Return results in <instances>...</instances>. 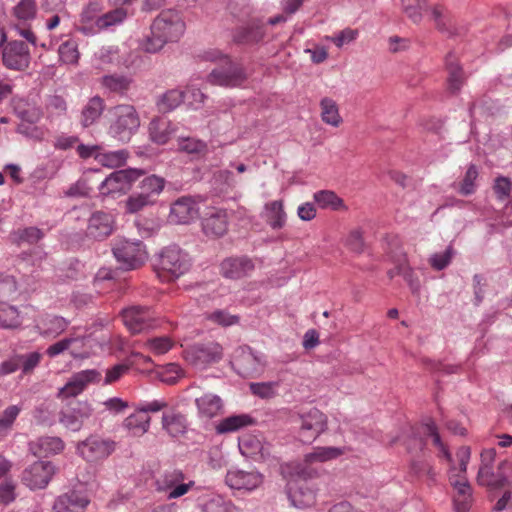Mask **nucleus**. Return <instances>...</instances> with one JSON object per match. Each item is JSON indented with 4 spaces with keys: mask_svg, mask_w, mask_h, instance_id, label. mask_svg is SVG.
<instances>
[{
    "mask_svg": "<svg viewBox=\"0 0 512 512\" xmlns=\"http://www.w3.org/2000/svg\"><path fill=\"white\" fill-rule=\"evenodd\" d=\"M192 265L191 257L177 245L162 249L158 267L160 275L167 280H175L187 273Z\"/></svg>",
    "mask_w": 512,
    "mask_h": 512,
    "instance_id": "3",
    "label": "nucleus"
},
{
    "mask_svg": "<svg viewBox=\"0 0 512 512\" xmlns=\"http://www.w3.org/2000/svg\"><path fill=\"white\" fill-rule=\"evenodd\" d=\"M253 261L246 257H230L222 261L221 273L228 279H241L249 276L254 270Z\"/></svg>",
    "mask_w": 512,
    "mask_h": 512,
    "instance_id": "19",
    "label": "nucleus"
},
{
    "mask_svg": "<svg viewBox=\"0 0 512 512\" xmlns=\"http://www.w3.org/2000/svg\"><path fill=\"white\" fill-rule=\"evenodd\" d=\"M321 108L323 121L328 125L338 126L341 121V117L336 103L332 99L324 98L321 100Z\"/></svg>",
    "mask_w": 512,
    "mask_h": 512,
    "instance_id": "44",
    "label": "nucleus"
},
{
    "mask_svg": "<svg viewBox=\"0 0 512 512\" xmlns=\"http://www.w3.org/2000/svg\"><path fill=\"white\" fill-rule=\"evenodd\" d=\"M151 34L146 37L143 48L148 53L160 51L165 44L177 42L183 35L185 23L178 12L162 11L151 24Z\"/></svg>",
    "mask_w": 512,
    "mask_h": 512,
    "instance_id": "1",
    "label": "nucleus"
},
{
    "mask_svg": "<svg viewBox=\"0 0 512 512\" xmlns=\"http://www.w3.org/2000/svg\"><path fill=\"white\" fill-rule=\"evenodd\" d=\"M130 79L120 75H105L102 77L104 87L112 92L124 93L130 86Z\"/></svg>",
    "mask_w": 512,
    "mask_h": 512,
    "instance_id": "47",
    "label": "nucleus"
},
{
    "mask_svg": "<svg viewBox=\"0 0 512 512\" xmlns=\"http://www.w3.org/2000/svg\"><path fill=\"white\" fill-rule=\"evenodd\" d=\"M202 230L206 236L222 237L228 230V217L225 210L212 209L202 219Z\"/></svg>",
    "mask_w": 512,
    "mask_h": 512,
    "instance_id": "17",
    "label": "nucleus"
},
{
    "mask_svg": "<svg viewBox=\"0 0 512 512\" xmlns=\"http://www.w3.org/2000/svg\"><path fill=\"white\" fill-rule=\"evenodd\" d=\"M178 149L197 157H202L208 152V146L206 142L191 137L179 139Z\"/></svg>",
    "mask_w": 512,
    "mask_h": 512,
    "instance_id": "39",
    "label": "nucleus"
},
{
    "mask_svg": "<svg viewBox=\"0 0 512 512\" xmlns=\"http://www.w3.org/2000/svg\"><path fill=\"white\" fill-rule=\"evenodd\" d=\"M186 475L180 469L166 470L155 479V489L167 493V499H177L187 494L195 485L190 480L185 482Z\"/></svg>",
    "mask_w": 512,
    "mask_h": 512,
    "instance_id": "6",
    "label": "nucleus"
},
{
    "mask_svg": "<svg viewBox=\"0 0 512 512\" xmlns=\"http://www.w3.org/2000/svg\"><path fill=\"white\" fill-rule=\"evenodd\" d=\"M478 177V169L474 164H471L464 176V179L461 183L460 194L464 196H468L474 193L475 191V181Z\"/></svg>",
    "mask_w": 512,
    "mask_h": 512,
    "instance_id": "52",
    "label": "nucleus"
},
{
    "mask_svg": "<svg viewBox=\"0 0 512 512\" xmlns=\"http://www.w3.org/2000/svg\"><path fill=\"white\" fill-rule=\"evenodd\" d=\"M20 411V407L11 405L0 414V441L9 434Z\"/></svg>",
    "mask_w": 512,
    "mask_h": 512,
    "instance_id": "40",
    "label": "nucleus"
},
{
    "mask_svg": "<svg viewBox=\"0 0 512 512\" xmlns=\"http://www.w3.org/2000/svg\"><path fill=\"white\" fill-rule=\"evenodd\" d=\"M450 483L456 490L454 497V506L457 512H467L472 503V488L469 482L463 477L462 480L450 477Z\"/></svg>",
    "mask_w": 512,
    "mask_h": 512,
    "instance_id": "22",
    "label": "nucleus"
},
{
    "mask_svg": "<svg viewBox=\"0 0 512 512\" xmlns=\"http://www.w3.org/2000/svg\"><path fill=\"white\" fill-rule=\"evenodd\" d=\"M315 202H317L322 208H331L338 210L343 206V201L333 191L321 190L313 196Z\"/></svg>",
    "mask_w": 512,
    "mask_h": 512,
    "instance_id": "45",
    "label": "nucleus"
},
{
    "mask_svg": "<svg viewBox=\"0 0 512 512\" xmlns=\"http://www.w3.org/2000/svg\"><path fill=\"white\" fill-rule=\"evenodd\" d=\"M55 473V467L50 461H36L22 472L21 480L31 490L45 488Z\"/></svg>",
    "mask_w": 512,
    "mask_h": 512,
    "instance_id": "10",
    "label": "nucleus"
},
{
    "mask_svg": "<svg viewBox=\"0 0 512 512\" xmlns=\"http://www.w3.org/2000/svg\"><path fill=\"white\" fill-rule=\"evenodd\" d=\"M239 373L245 377L252 376L261 370V360L250 350H242L241 354L234 361Z\"/></svg>",
    "mask_w": 512,
    "mask_h": 512,
    "instance_id": "29",
    "label": "nucleus"
},
{
    "mask_svg": "<svg viewBox=\"0 0 512 512\" xmlns=\"http://www.w3.org/2000/svg\"><path fill=\"white\" fill-rule=\"evenodd\" d=\"M278 386L277 382H260V383H251L249 385L250 391L252 394L262 398V399H270L275 396V388Z\"/></svg>",
    "mask_w": 512,
    "mask_h": 512,
    "instance_id": "53",
    "label": "nucleus"
},
{
    "mask_svg": "<svg viewBox=\"0 0 512 512\" xmlns=\"http://www.w3.org/2000/svg\"><path fill=\"white\" fill-rule=\"evenodd\" d=\"M149 424L150 416L140 409L128 416L124 421L125 427L132 430L134 434H144L148 431Z\"/></svg>",
    "mask_w": 512,
    "mask_h": 512,
    "instance_id": "37",
    "label": "nucleus"
},
{
    "mask_svg": "<svg viewBox=\"0 0 512 512\" xmlns=\"http://www.w3.org/2000/svg\"><path fill=\"white\" fill-rule=\"evenodd\" d=\"M125 326L133 333H141L151 327V315L147 308L133 306L121 312Z\"/></svg>",
    "mask_w": 512,
    "mask_h": 512,
    "instance_id": "16",
    "label": "nucleus"
},
{
    "mask_svg": "<svg viewBox=\"0 0 512 512\" xmlns=\"http://www.w3.org/2000/svg\"><path fill=\"white\" fill-rule=\"evenodd\" d=\"M358 31L350 28L342 30L336 36L330 38V40L338 47L341 48L344 44L350 43L356 39Z\"/></svg>",
    "mask_w": 512,
    "mask_h": 512,
    "instance_id": "60",
    "label": "nucleus"
},
{
    "mask_svg": "<svg viewBox=\"0 0 512 512\" xmlns=\"http://www.w3.org/2000/svg\"><path fill=\"white\" fill-rule=\"evenodd\" d=\"M196 405L203 417L212 418L222 409V400L217 395L205 394L196 399Z\"/></svg>",
    "mask_w": 512,
    "mask_h": 512,
    "instance_id": "34",
    "label": "nucleus"
},
{
    "mask_svg": "<svg viewBox=\"0 0 512 512\" xmlns=\"http://www.w3.org/2000/svg\"><path fill=\"white\" fill-rule=\"evenodd\" d=\"M43 237L44 232L34 226L18 228L12 231L9 235L10 241L18 246L22 245L23 243H27L29 245L36 244L41 239H43Z\"/></svg>",
    "mask_w": 512,
    "mask_h": 512,
    "instance_id": "30",
    "label": "nucleus"
},
{
    "mask_svg": "<svg viewBox=\"0 0 512 512\" xmlns=\"http://www.w3.org/2000/svg\"><path fill=\"white\" fill-rule=\"evenodd\" d=\"M496 472L493 471V466H480L477 474V482L481 486L490 487Z\"/></svg>",
    "mask_w": 512,
    "mask_h": 512,
    "instance_id": "62",
    "label": "nucleus"
},
{
    "mask_svg": "<svg viewBox=\"0 0 512 512\" xmlns=\"http://www.w3.org/2000/svg\"><path fill=\"white\" fill-rule=\"evenodd\" d=\"M402 11L415 24L422 21L423 11L429 9L427 0H401Z\"/></svg>",
    "mask_w": 512,
    "mask_h": 512,
    "instance_id": "36",
    "label": "nucleus"
},
{
    "mask_svg": "<svg viewBox=\"0 0 512 512\" xmlns=\"http://www.w3.org/2000/svg\"><path fill=\"white\" fill-rule=\"evenodd\" d=\"M253 423V418L248 414L232 415L221 420L216 426V431L219 434L235 432Z\"/></svg>",
    "mask_w": 512,
    "mask_h": 512,
    "instance_id": "31",
    "label": "nucleus"
},
{
    "mask_svg": "<svg viewBox=\"0 0 512 512\" xmlns=\"http://www.w3.org/2000/svg\"><path fill=\"white\" fill-rule=\"evenodd\" d=\"M445 67L448 73L447 89L452 95H456L465 83V74L452 52H449L445 57Z\"/></svg>",
    "mask_w": 512,
    "mask_h": 512,
    "instance_id": "21",
    "label": "nucleus"
},
{
    "mask_svg": "<svg viewBox=\"0 0 512 512\" xmlns=\"http://www.w3.org/2000/svg\"><path fill=\"white\" fill-rule=\"evenodd\" d=\"M116 443L97 435H91L77 446L80 455L89 462L107 458L115 450Z\"/></svg>",
    "mask_w": 512,
    "mask_h": 512,
    "instance_id": "11",
    "label": "nucleus"
},
{
    "mask_svg": "<svg viewBox=\"0 0 512 512\" xmlns=\"http://www.w3.org/2000/svg\"><path fill=\"white\" fill-rule=\"evenodd\" d=\"M60 60L65 64H75L79 58L77 44L74 41L63 42L58 49Z\"/></svg>",
    "mask_w": 512,
    "mask_h": 512,
    "instance_id": "49",
    "label": "nucleus"
},
{
    "mask_svg": "<svg viewBox=\"0 0 512 512\" xmlns=\"http://www.w3.org/2000/svg\"><path fill=\"white\" fill-rule=\"evenodd\" d=\"M64 449V442L59 437H40L37 441L30 443V450L35 456L46 457L50 454H57Z\"/></svg>",
    "mask_w": 512,
    "mask_h": 512,
    "instance_id": "24",
    "label": "nucleus"
},
{
    "mask_svg": "<svg viewBox=\"0 0 512 512\" xmlns=\"http://www.w3.org/2000/svg\"><path fill=\"white\" fill-rule=\"evenodd\" d=\"M493 189L499 200H505L510 196L512 182L507 177L499 176L494 181Z\"/></svg>",
    "mask_w": 512,
    "mask_h": 512,
    "instance_id": "58",
    "label": "nucleus"
},
{
    "mask_svg": "<svg viewBox=\"0 0 512 512\" xmlns=\"http://www.w3.org/2000/svg\"><path fill=\"white\" fill-rule=\"evenodd\" d=\"M44 329L43 334L50 335H58L62 333L68 326V322L60 316H52L44 320L43 322Z\"/></svg>",
    "mask_w": 512,
    "mask_h": 512,
    "instance_id": "51",
    "label": "nucleus"
},
{
    "mask_svg": "<svg viewBox=\"0 0 512 512\" xmlns=\"http://www.w3.org/2000/svg\"><path fill=\"white\" fill-rule=\"evenodd\" d=\"M162 427L173 438L185 434L187 430V419L179 412L163 413Z\"/></svg>",
    "mask_w": 512,
    "mask_h": 512,
    "instance_id": "27",
    "label": "nucleus"
},
{
    "mask_svg": "<svg viewBox=\"0 0 512 512\" xmlns=\"http://www.w3.org/2000/svg\"><path fill=\"white\" fill-rule=\"evenodd\" d=\"M248 78L245 67L231 57L216 66L207 75L206 81L214 86L235 88L242 86Z\"/></svg>",
    "mask_w": 512,
    "mask_h": 512,
    "instance_id": "4",
    "label": "nucleus"
},
{
    "mask_svg": "<svg viewBox=\"0 0 512 512\" xmlns=\"http://www.w3.org/2000/svg\"><path fill=\"white\" fill-rule=\"evenodd\" d=\"M3 65L16 71H23L29 67L30 51L23 41H10L2 48Z\"/></svg>",
    "mask_w": 512,
    "mask_h": 512,
    "instance_id": "12",
    "label": "nucleus"
},
{
    "mask_svg": "<svg viewBox=\"0 0 512 512\" xmlns=\"http://www.w3.org/2000/svg\"><path fill=\"white\" fill-rule=\"evenodd\" d=\"M148 345L155 353L164 354L172 347V342L168 337H158L149 340Z\"/></svg>",
    "mask_w": 512,
    "mask_h": 512,
    "instance_id": "63",
    "label": "nucleus"
},
{
    "mask_svg": "<svg viewBox=\"0 0 512 512\" xmlns=\"http://www.w3.org/2000/svg\"><path fill=\"white\" fill-rule=\"evenodd\" d=\"M115 230V220L111 213L96 211L89 218L87 236L101 241L109 237Z\"/></svg>",
    "mask_w": 512,
    "mask_h": 512,
    "instance_id": "14",
    "label": "nucleus"
},
{
    "mask_svg": "<svg viewBox=\"0 0 512 512\" xmlns=\"http://www.w3.org/2000/svg\"><path fill=\"white\" fill-rule=\"evenodd\" d=\"M55 408L52 403H42L36 407L34 418L41 424L52 425Z\"/></svg>",
    "mask_w": 512,
    "mask_h": 512,
    "instance_id": "56",
    "label": "nucleus"
},
{
    "mask_svg": "<svg viewBox=\"0 0 512 512\" xmlns=\"http://www.w3.org/2000/svg\"><path fill=\"white\" fill-rule=\"evenodd\" d=\"M398 273L403 276L405 281L410 286L413 293H417L420 289V282L417 277L414 276V272L411 268L404 265L398 266Z\"/></svg>",
    "mask_w": 512,
    "mask_h": 512,
    "instance_id": "61",
    "label": "nucleus"
},
{
    "mask_svg": "<svg viewBox=\"0 0 512 512\" xmlns=\"http://www.w3.org/2000/svg\"><path fill=\"white\" fill-rule=\"evenodd\" d=\"M453 255L454 250L452 246H448L444 252L431 255L429 263L435 270L440 271L450 264Z\"/></svg>",
    "mask_w": 512,
    "mask_h": 512,
    "instance_id": "54",
    "label": "nucleus"
},
{
    "mask_svg": "<svg viewBox=\"0 0 512 512\" xmlns=\"http://www.w3.org/2000/svg\"><path fill=\"white\" fill-rule=\"evenodd\" d=\"M126 11L122 8H117L109 11L95 19V24L99 29L108 28L112 25L121 23L126 17Z\"/></svg>",
    "mask_w": 512,
    "mask_h": 512,
    "instance_id": "46",
    "label": "nucleus"
},
{
    "mask_svg": "<svg viewBox=\"0 0 512 512\" xmlns=\"http://www.w3.org/2000/svg\"><path fill=\"white\" fill-rule=\"evenodd\" d=\"M145 174L146 171L139 168L116 170L105 178L99 188L103 194L126 193Z\"/></svg>",
    "mask_w": 512,
    "mask_h": 512,
    "instance_id": "9",
    "label": "nucleus"
},
{
    "mask_svg": "<svg viewBox=\"0 0 512 512\" xmlns=\"http://www.w3.org/2000/svg\"><path fill=\"white\" fill-rule=\"evenodd\" d=\"M291 423L297 429L298 438L303 443H311L327 429V416L313 407L291 415Z\"/></svg>",
    "mask_w": 512,
    "mask_h": 512,
    "instance_id": "2",
    "label": "nucleus"
},
{
    "mask_svg": "<svg viewBox=\"0 0 512 512\" xmlns=\"http://www.w3.org/2000/svg\"><path fill=\"white\" fill-rule=\"evenodd\" d=\"M186 361L197 369L219 362L223 357V349L216 342L194 344L184 350Z\"/></svg>",
    "mask_w": 512,
    "mask_h": 512,
    "instance_id": "7",
    "label": "nucleus"
},
{
    "mask_svg": "<svg viewBox=\"0 0 512 512\" xmlns=\"http://www.w3.org/2000/svg\"><path fill=\"white\" fill-rule=\"evenodd\" d=\"M128 158L126 150L110 151L102 154L101 162L107 167H118L123 165Z\"/></svg>",
    "mask_w": 512,
    "mask_h": 512,
    "instance_id": "55",
    "label": "nucleus"
},
{
    "mask_svg": "<svg viewBox=\"0 0 512 512\" xmlns=\"http://www.w3.org/2000/svg\"><path fill=\"white\" fill-rule=\"evenodd\" d=\"M104 110V101L99 96H94L89 99L88 103L84 106L81 112V124L83 127L93 125L95 121L101 116Z\"/></svg>",
    "mask_w": 512,
    "mask_h": 512,
    "instance_id": "32",
    "label": "nucleus"
},
{
    "mask_svg": "<svg viewBox=\"0 0 512 512\" xmlns=\"http://www.w3.org/2000/svg\"><path fill=\"white\" fill-rule=\"evenodd\" d=\"M265 37V25L259 19L237 27L232 33L233 42L238 45H255Z\"/></svg>",
    "mask_w": 512,
    "mask_h": 512,
    "instance_id": "15",
    "label": "nucleus"
},
{
    "mask_svg": "<svg viewBox=\"0 0 512 512\" xmlns=\"http://www.w3.org/2000/svg\"><path fill=\"white\" fill-rule=\"evenodd\" d=\"M129 370V366L125 364H117L106 371L105 384H111L117 381L125 372Z\"/></svg>",
    "mask_w": 512,
    "mask_h": 512,
    "instance_id": "64",
    "label": "nucleus"
},
{
    "mask_svg": "<svg viewBox=\"0 0 512 512\" xmlns=\"http://www.w3.org/2000/svg\"><path fill=\"white\" fill-rule=\"evenodd\" d=\"M92 413L93 408L88 401L71 400L59 412V423L70 431L78 432Z\"/></svg>",
    "mask_w": 512,
    "mask_h": 512,
    "instance_id": "8",
    "label": "nucleus"
},
{
    "mask_svg": "<svg viewBox=\"0 0 512 512\" xmlns=\"http://www.w3.org/2000/svg\"><path fill=\"white\" fill-rule=\"evenodd\" d=\"M116 128H139V115L132 105H118L112 108Z\"/></svg>",
    "mask_w": 512,
    "mask_h": 512,
    "instance_id": "23",
    "label": "nucleus"
},
{
    "mask_svg": "<svg viewBox=\"0 0 512 512\" xmlns=\"http://www.w3.org/2000/svg\"><path fill=\"white\" fill-rule=\"evenodd\" d=\"M344 454V449L339 447H316L311 453L305 455L304 462L310 465L316 462H326L336 459Z\"/></svg>",
    "mask_w": 512,
    "mask_h": 512,
    "instance_id": "35",
    "label": "nucleus"
},
{
    "mask_svg": "<svg viewBox=\"0 0 512 512\" xmlns=\"http://www.w3.org/2000/svg\"><path fill=\"white\" fill-rule=\"evenodd\" d=\"M18 356H20L21 358L20 367L22 368L23 374L31 373L35 369V367L38 366L42 358V355L36 351L28 354H18Z\"/></svg>",
    "mask_w": 512,
    "mask_h": 512,
    "instance_id": "57",
    "label": "nucleus"
},
{
    "mask_svg": "<svg viewBox=\"0 0 512 512\" xmlns=\"http://www.w3.org/2000/svg\"><path fill=\"white\" fill-rule=\"evenodd\" d=\"M262 475L257 471L231 470L225 477L226 484L232 489L253 490L262 483Z\"/></svg>",
    "mask_w": 512,
    "mask_h": 512,
    "instance_id": "18",
    "label": "nucleus"
},
{
    "mask_svg": "<svg viewBox=\"0 0 512 512\" xmlns=\"http://www.w3.org/2000/svg\"><path fill=\"white\" fill-rule=\"evenodd\" d=\"M203 512H236V507L229 501L220 496H215L207 500L202 505Z\"/></svg>",
    "mask_w": 512,
    "mask_h": 512,
    "instance_id": "48",
    "label": "nucleus"
},
{
    "mask_svg": "<svg viewBox=\"0 0 512 512\" xmlns=\"http://www.w3.org/2000/svg\"><path fill=\"white\" fill-rule=\"evenodd\" d=\"M20 325L19 312L16 307L6 303L0 304V327L16 328Z\"/></svg>",
    "mask_w": 512,
    "mask_h": 512,
    "instance_id": "41",
    "label": "nucleus"
},
{
    "mask_svg": "<svg viewBox=\"0 0 512 512\" xmlns=\"http://www.w3.org/2000/svg\"><path fill=\"white\" fill-rule=\"evenodd\" d=\"M89 503V500L76 490H72L59 496L54 504L53 510L55 512H70L74 508H84Z\"/></svg>",
    "mask_w": 512,
    "mask_h": 512,
    "instance_id": "25",
    "label": "nucleus"
},
{
    "mask_svg": "<svg viewBox=\"0 0 512 512\" xmlns=\"http://www.w3.org/2000/svg\"><path fill=\"white\" fill-rule=\"evenodd\" d=\"M185 99V92L172 89L164 93L157 102L159 111L166 113L178 107Z\"/></svg>",
    "mask_w": 512,
    "mask_h": 512,
    "instance_id": "38",
    "label": "nucleus"
},
{
    "mask_svg": "<svg viewBox=\"0 0 512 512\" xmlns=\"http://www.w3.org/2000/svg\"><path fill=\"white\" fill-rule=\"evenodd\" d=\"M347 246L355 253H362L365 249L363 235L360 230H353L347 238Z\"/></svg>",
    "mask_w": 512,
    "mask_h": 512,
    "instance_id": "59",
    "label": "nucleus"
},
{
    "mask_svg": "<svg viewBox=\"0 0 512 512\" xmlns=\"http://www.w3.org/2000/svg\"><path fill=\"white\" fill-rule=\"evenodd\" d=\"M101 373L96 369L82 370L74 373L68 382L59 389L58 397H76L91 383H98Z\"/></svg>",
    "mask_w": 512,
    "mask_h": 512,
    "instance_id": "13",
    "label": "nucleus"
},
{
    "mask_svg": "<svg viewBox=\"0 0 512 512\" xmlns=\"http://www.w3.org/2000/svg\"><path fill=\"white\" fill-rule=\"evenodd\" d=\"M288 497L296 508H305L314 504L315 494L312 489L304 485L295 486L292 483L288 485Z\"/></svg>",
    "mask_w": 512,
    "mask_h": 512,
    "instance_id": "26",
    "label": "nucleus"
},
{
    "mask_svg": "<svg viewBox=\"0 0 512 512\" xmlns=\"http://www.w3.org/2000/svg\"><path fill=\"white\" fill-rule=\"evenodd\" d=\"M164 185V178L158 177L156 175L148 176L141 182V193L148 194L151 199H156V196H158L164 189Z\"/></svg>",
    "mask_w": 512,
    "mask_h": 512,
    "instance_id": "43",
    "label": "nucleus"
},
{
    "mask_svg": "<svg viewBox=\"0 0 512 512\" xmlns=\"http://www.w3.org/2000/svg\"><path fill=\"white\" fill-rule=\"evenodd\" d=\"M156 199H151L148 194L137 193L128 197L125 201V209L128 213H137L144 208L153 205Z\"/></svg>",
    "mask_w": 512,
    "mask_h": 512,
    "instance_id": "42",
    "label": "nucleus"
},
{
    "mask_svg": "<svg viewBox=\"0 0 512 512\" xmlns=\"http://www.w3.org/2000/svg\"><path fill=\"white\" fill-rule=\"evenodd\" d=\"M37 11L35 0H21L14 7V15L21 20H31L35 18Z\"/></svg>",
    "mask_w": 512,
    "mask_h": 512,
    "instance_id": "50",
    "label": "nucleus"
},
{
    "mask_svg": "<svg viewBox=\"0 0 512 512\" xmlns=\"http://www.w3.org/2000/svg\"><path fill=\"white\" fill-rule=\"evenodd\" d=\"M198 210L190 197H181L176 200L170 209L169 220L175 224H187L197 217Z\"/></svg>",
    "mask_w": 512,
    "mask_h": 512,
    "instance_id": "20",
    "label": "nucleus"
},
{
    "mask_svg": "<svg viewBox=\"0 0 512 512\" xmlns=\"http://www.w3.org/2000/svg\"><path fill=\"white\" fill-rule=\"evenodd\" d=\"M11 105L15 115L25 123L34 124L41 117L40 110L23 98H13Z\"/></svg>",
    "mask_w": 512,
    "mask_h": 512,
    "instance_id": "28",
    "label": "nucleus"
},
{
    "mask_svg": "<svg viewBox=\"0 0 512 512\" xmlns=\"http://www.w3.org/2000/svg\"><path fill=\"white\" fill-rule=\"evenodd\" d=\"M112 252L123 270L137 269L147 259L145 246L140 240L118 239L112 247Z\"/></svg>",
    "mask_w": 512,
    "mask_h": 512,
    "instance_id": "5",
    "label": "nucleus"
},
{
    "mask_svg": "<svg viewBox=\"0 0 512 512\" xmlns=\"http://www.w3.org/2000/svg\"><path fill=\"white\" fill-rule=\"evenodd\" d=\"M266 222L274 230L281 229L286 223V213L281 200H275L265 205Z\"/></svg>",
    "mask_w": 512,
    "mask_h": 512,
    "instance_id": "33",
    "label": "nucleus"
}]
</instances>
